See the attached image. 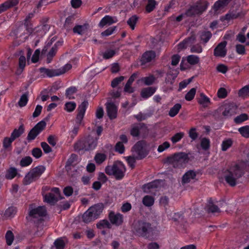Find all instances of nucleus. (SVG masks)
<instances>
[{
	"label": "nucleus",
	"mask_w": 249,
	"mask_h": 249,
	"mask_svg": "<svg viewBox=\"0 0 249 249\" xmlns=\"http://www.w3.org/2000/svg\"><path fill=\"white\" fill-rule=\"evenodd\" d=\"M248 166L247 162L245 161L232 164L223 173V177L226 183L230 186H235L239 179L245 174Z\"/></svg>",
	"instance_id": "nucleus-1"
},
{
	"label": "nucleus",
	"mask_w": 249,
	"mask_h": 249,
	"mask_svg": "<svg viewBox=\"0 0 249 249\" xmlns=\"http://www.w3.org/2000/svg\"><path fill=\"white\" fill-rule=\"evenodd\" d=\"M48 28V25L44 24L37 27L35 30V34L41 32L40 35H43L46 33ZM32 24H21L17 27L13 32V34L17 38H20L21 41H24L34 31Z\"/></svg>",
	"instance_id": "nucleus-2"
},
{
	"label": "nucleus",
	"mask_w": 249,
	"mask_h": 249,
	"mask_svg": "<svg viewBox=\"0 0 249 249\" xmlns=\"http://www.w3.org/2000/svg\"><path fill=\"white\" fill-rule=\"evenodd\" d=\"M132 231L139 237L148 238L153 234L154 229L150 223L146 220H139L132 224Z\"/></svg>",
	"instance_id": "nucleus-3"
},
{
	"label": "nucleus",
	"mask_w": 249,
	"mask_h": 249,
	"mask_svg": "<svg viewBox=\"0 0 249 249\" xmlns=\"http://www.w3.org/2000/svg\"><path fill=\"white\" fill-rule=\"evenodd\" d=\"M124 164L120 161L115 162L112 165L107 166L105 168V172L109 176H113L117 180L122 179L125 172Z\"/></svg>",
	"instance_id": "nucleus-4"
},
{
	"label": "nucleus",
	"mask_w": 249,
	"mask_h": 249,
	"mask_svg": "<svg viewBox=\"0 0 249 249\" xmlns=\"http://www.w3.org/2000/svg\"><path fill=\"white\" fill-rule=\"evenodd\" d=\"M209 3L204 0H199L191 5L185 12L186 17H195L201 15L207 8Z\"/></svg>",
	"instance_id": "nucleus-5"
},
{
	"label": "nucleus",
	"mask_w": 249,
	"mask_h": 249,
	"mask_svg": "<svg viewBox=\"0 0 249 249\" xmlns=\"http://www.w3.org/2000/svg\"><path fill=\"white\" fill-rule=\"evenodd\" d=\"M47 215V210L45 206H38L33 208L29 207V217L34 223H39L44 220V217Z\"/></svg>",
	"instance_id": "nucleus-6"
},
{
	"label": "nucleus",
	"mask_w": 249,
	"mask_h": 249,
	"mask_svg": "<svg viewBox=\"0 0 249 249\" xmlns=\"http://www.w3.org/2000/svg\"><path fill=\"white\" fill-rule=\"evenodd\" d=\"M189 158L187 154L183 152L175 153L172 157L167 158V162L174 168L182 166L188 162Z\"/></svg>",
	"instance_id": "nucleus-7"
},
{
	"label": "nucleus",
	"mask_w": 249,
	"mask_h": 249,
	"mask_svg": "<svg viewBox=\"0 0 249 249\" xmlns=\"http://www.w3.org/2000/svg\"><path fill=\"white\" fill-rule=\"evenodd\" d=\"M45 167L40 165L31 169L24 177L23 183L25 185L30 184L33 181L37 179L41 174L45 171Z\"/></svg>",
	"instance_id": "nucleus-8"
},
{
	"label": "nucleus",
	"mask_w": 249,
	"mask_h": 249,
	"mask_svg": "<svg viewBox=\"0 0 249 249\" xmlns=\"http://www.w3.org/2000/svg\"><path fill=\"white\" fill-rule=\"evenodd\" d=\"M71 67V64H67L64 67L56 70L49 69L45 68H41L39 70L41 73L45 74L48 77H51L64 74L70 70Z\"/></svg>",
	"instance_id": "nucleus-9"
},
{
	"label": "nucleus",
	"mask_w": 249,
	"mask_h": 249,
	"mask_svg": "<svg viewBox=\"0 0 249 249\" xmlns=\"http://www.w3.org/2000/svg\"><path fill=\"white\" fill-rule=\"evenodd\" d=\"M237 107L233 104H226L220 106L215 110V113L222 114L225 118H228L236 113Z\"/></svg>",
	"instance_id": "nucleus-10"
},
{
	"label": "nucleus",
	"mask_w": 249,
	"mask_h": 249,
	"mask_svg": "<svg viewBox=\"0 0 249 249\" xmlns=\"http://www.w3.org/2000/svg\"><path fill=\"white\" fill-rule=\"evenodd\" d=\"M60 192L58 188H53L51 192L44 196V201L51 205H54L58 200L62 199Z\"/></svg>",
	"instance_id": "nucleus-11"
},
{
	"label": "nucleus",
	"mask_w": 249,
	"mask_h": 249,
	"mask_svg": "<svg viewBox=\"0 0 249 249\" xmlns=\"http://www.w3.org/2000/svg\"><path fill=\"white\" fill-rule=\"evenodd\" d=\"M46 122L42 120L38 123L29 132L27 139L28 141L34 140L45 128Z\"/></svg>",
	"instance_id": "nucleus-12"
},
{
	"label": "nucleus",
	"mask_w": 249,
	"mask_h": 249,
	"mask_svg": "<svg viewBox=\"0 0 249 249\" xmlns=\"http://www.w3.org/2000/svg\"><path fill=\"white\" fill-rule=\"evenodd\" d=\"M145 142L143 141L138 142L133 147V151L135 152L136 159L137 160H142L145 158L147 155V153L144 149L145 146Z\"/></svg>",
	"instance_id": "nucleus-13"
},
{
	"label": "nucleus",
	"mask_w": 249,
	"mask_h": 249,
	"mask_svg": "<svg viewBox=\"0 0 249 249\" xmlns=\"http://www.w3.org/2000/svg\"><path fill=\"white\" fill-rule=\"evenodd\" d=\"M88 104L87 101H84L78 106V113L76 117V123L78 125H80L82 123Z\"/></svg>",
	"instance_id": "nucleus-14"
},
{
	"label": "nucleus",
	"mask_w": 249,
	"mask_h": 249,
	"mask_svg": "<svg viewBox=\"0 0 249 249\" xmlns=\"http://www.w3.org/2000/svg\"><path fill=\"white\" fill-rule=\"evenodd\" d=\"M108 219L111 224L115 225L116 226H119L122 225L124 222V216L120 213H115L111 211L109 213Z\"/></svg>",
	"instance_id": "nucleus-15"
},
{
	"label": "nucleus",
	"mask_w": 249,
	"mask_h": 249,
	"mask_svg": "<svg viewBox=\"0 0 249 249\" xmlns=\"http://www.w3.org/2000/svg\"><path fill=\"white\" fill-rule=\"evenodd\" d=\"M165 212L168 218L175 222H181L183 221V216L180 213H175L171 209H165Z\"/></svg>",
	"instance_id": "nucleus-16"
},
{
	"label": "nucleus",
	"mask_w": 249,
	"mask_h": 249,
	"mask_svg": "<svg viewBox=\"0 0 249 249\" xmlns=\"http://www.w3.org/2000/svg\"><path fill=\"white\" fill-rule=\"evenodd\" d=\"M227 42L224 41L219 43L214 49L213 54L216 57H224L227 54L226 48Z\"/></svg>",
	"instance_id": "nucleus-17"
},
{
	"label": "nucleus",
	"mask_w": 249,
	"mask_h": 249,
	"mask_svg": "<svg viewBox=\"0 0 249 249\" xmlns=\"http://www.w3.org/2000/svg\"><path fill=\"white\" fill-rule=\"evenodd\" d=\"M84 141L85 150H89L94 149L97 145L98 139L89 136Z\"/></svg>",
	"instance_id": "nucleus-18"
},
{
	"label": "nucleus",
	"mask_w": 249,
	"mask_h": 249,
	"mask_svg": "<svg viewBox=\"0 0 249 249\" xmlns=\"http://www.w3.org/2000/svg\"><path fill=\"white\" fill-rule=\"evenodd\" d=\"M107 112L110 119H115L117 115V107L113 103L109 102L106 104Z\"/></svg>",
	"instance_id": "nucleus-19"
},
{
	"label": "nucleus",
	"mask_w": 249,
	"mask_h": 249,
	"mask_svg": "<svg viewBox=\"0 0 249 249\" xmlns=\"http://www.w3.org/2000/svg\"><path fill=\"white\" fill-rule=\"evenodd\" d=\"M104 208V206L103 203H98L90 207L88 210L97 219L102 213Z\"/></svg>",
	"instance_id": "nucleus-20"
},
{
	"label": "nucleus",
	"mask_w": 249,
	"mask_h": 249,
	"mask_svg": "<svg viewBox=\"0 0 249 249\" xmlns=\"http://www.w3.org/2000/svg\"><path fill=\"white\" fill-rule=\"evenodd\" d=\"M155 57L156 53L154 51H149L145 52L141 57V65H143L151 62Z\"/></svg>",
	"instance_id": "nucleus-21"
},
{
	"label": "nucleus",
	"mask_w": 249,
	"mask_h": 249,
	"mask_svg": "<svg viewBox=\"0 0 249 249\" xmlns=\"http://www.w3.org/2000/svg\"><path fill=\"white\" fill-rule=\"evenodd\" d=\"M19 53L20 54V56L18 60V68L16 72L18 75H20L22 72L26 65V58L23 55V52L20 50L19 51Z\"/></svg>",
	"instance_id": "nucleus-22"
},
{
	"label": "nucleus",
	"mask_w": 249,
	"mask_h": 249,
	"mask_svg": "<svg viewBox=\"0 0 249 249\" xmlns=\"http://www.w3.org/2000/svg\"><path fill=\"white\" fill-rule=\"evenodd\" d=\"M196 39V36L194 35H192L178 44V49H183L186 48L188 46H191L192 43L195 42Z\"/></svg>",
	"instance_id": "nucleus-23"
},
{
	"label": "nucleus",
	"mask_w": 249,
	"mask_h": 249,
	"mask_svg": "<svg viewBox=\"0 0 249 249\" xmlns=\"http://www.w3.org/2000/svg\"><path fill=\"white\" fill-rule=\"evenodd\" d=\"M245 13L242 11H235L234 10H231L229 13L227 14L225 16V19L229 20L231 19L237 18L239 17H243Z\"/></svg>",
	"instance_id": "nucleus-24"
},
{
	"label": "nucleus",
	"mask_w": 249,
	"mask_h": 249,
	"mask_svg": "<svg viewBox=\"0 0 249 249\" xmlns=\"http://www.w3.org/2000/svg\"><path fill=\"white\" fill-rule=\"evenodd\" d=\"M117 21L116 18H113L109 16H106L104 17L99 23V26L103 27L106 25H110Z\"/></svg>",
	"instance_id": "nucleus-25"
},
{
	"label": "nucleus",
	"mask_w": 249,
	"mask_h": 249,
	"mask_svg": "<svg viewBox=\"0 0 249 249\" xmlns=\"http://www.w3.org/2000/svg\"><path fill=\"white\" fill-rule=\"evenodd\" d=\"M156 87H148L142 89L141 95L143 98H147L151 96L156 90Z\"/></svg>",
	"instance_id": "nucleus-26"
},
{
	"label": "nucleus",
	"mask_w": 249,
	"mask_h": 249,
	"mask_svg": "<svg viewBox=\"0 0 249 249\" xmlns=\"http://www.w3.org/2000/svg\"><path fill=\"white\" fill-rule=\"evenodd\" d=\"M196 177V172L193 170L187 172L182 177L181 183L183 185L190 182L191 179H194Z\"/></svg>",
	"instance_id": "nucleus-27"
},
{
	"label": "nucleus",
	"mask_w": 249,
	"mask_h": 249,
	"mask_svg": "<svg viewBox=\"0 0 249 249\" xmlns=\"http://www.w3.org/2000/svg\"><path fill=\"white\" fill-rule=\"evenodd\" d=\"M160 185V182L159 180H154L152 182L144 184L142 189L145 193H148L151 189L158 188Z\"/></svg>",
	"instance_id": "nucleus-28"
},
{
	"label": "nucleus",
	"mask_w": 249,
	"mask_h": 249,
	"mask_svg": "<svg viewBox=\"0 0 249 249\" xmlns=\"http://www.w3.org/2000/svg\"><path fill=\"white\" fill-rule=\"evenodd\" d=\"M18 3V0H9L0 5V14L7 9L15 6Z\"/></svg>",
	"instance_id": "nucleus-29"
},
{
	"label": "nucleus",
	"mask_w": 249,
	"mask_h": 249,
	"mask_svg": "<svg viewBox=\"0 0 249 249\" xmlns=\"http://www.w3.org/2000/svg\"><path fill=\"white\" fill-rule=\"evenodd\" d=\"M206 211L208 213H220V211L219 208L217 207V206L215 205L212 200L210 199L207 205L205 208Z\"/></svg>",
	"instance_id": "nucleus-30"
},
{
	"label": "nucleus",
	"mask_w": 249,
	"mask_h": 249,
	"mask_svg": "<svg viewBox=\"0 0 249 249\" xmlns=\"http://www.w3.org/2000/svg\"><path fill=\"white\" fill-rule=\"evenodd\" d=\"M143 127H145V125L142 123L134 124L132 126V128L130 130V134L133 137L139 136L140 135V130Z\"/></svg>",
	"instance_id": "nucleus-31"
},
{
	"label": "nucleus",
	"mask_w": 249,
	"mask_h": 249,
	"mask_svg": "<svg viewBox=\"0 0 249 249\" xmlns=\"http://www.w3.org/2000/svg\"><path fill=\"white\" fill-rule=\"evenodd\" d=\"M24 128L23 124L20 125L18 129H15L11 135V137L12 140H15L16 139L18 138L20 135L23 133Z\"/></svg>",
	"instance_id": "nucleus-32"
},
{
	"label": "nucleus",
	"mask_w": 249,
	"mask_h": 249,
	"mask_svg": "<svg viewBox=\"0 0 249 249\" xmlns=\"http://www.w3.org/2000/svg\"><path fill=\"white\" fill-rule=\"evenodd\" d=\"M97 228L100 230L105 228L110 229L112 228L111 223L107 219L100 220L96 224Z\"/></svg>",
	"instance_id": "nucleus-33"
},
{
	"label": "nucleus",
	"mask_w": 249,
	"mask_h": 249,
	"mask_svg": "<svg viewBox=\"0 0 249 249\" xmlns=\"http://www.w3.org/2000/svg\"><path fill=\"white\" fill-rule=\"evenodd\" d=\"M88 24H84L82 25H76L73 28V32L74 33H77L79 35H82L88 29Z\"/></svg>",
	"instance_id": "nucleus-34"
},
{
	"label": "nucleus",
	"mask_w": 249,
	"mask_h": 249,
	"mask_svg": "<svg viewBox=\"0 0 249 249\" xmlns=\"http://www.w3.org/2000/svg\"><path fill=\"white\" fill-rule=\"evenodd\" d=\"M198 103L202 106V107H205L210 103V100L204 93H201L200 94V98L198 99Z\"/></svg>",
	"instance_id": "nucleus-35"
},
{
	"label": "nucleus",
	"mask_w": 249,
	"mask_h": 249,
	"mask_svg": "<svg viewBox=\"0 0 249 249\" xmlns=\"http://www.w3.org/2000/svg\"><path fill=\"white\" fill-rule=\"evenodd\" d=\"M82 219L84 222L88 223L96 219L95 217L88 210L82 215Z\"/></svg>",
	"instance_id": "nucleus-36"
},
{
	"label": "nucleus",
	"mask_w": 249,
	"mask_h": 249,
	"mask_svg": "<svg viewBox=\"0 0 249 249\" xmlns=\"http://www.w3.org/2000/svg\"><path fill=\"white\" fill-rule=\"evenodd\" d=\"M230 0H218L213 5V9L217 11L221 8H223L229 2Z\"/></svg>",
	"instance_id": "nucleus-37"
},
{
	"label": "nucleus",
	"mask_w": 249,
	"mask_h": 249,
	"mask_svg": "<svg viewBox=\"0 0 249 249\" xmlns=\"http://www.w3.org/2000/svg\"><path fill=\"white\" fill-rule=\"evenodd\" d=\"M181 107V104L178 103L175 104L169 110V115L173 117L175 116L179 112Z\"/></svg>",
	"instance_id": "nucleus-38"
},
{
	"label": "nucleus",
	"mask_w": 249,
	"mask_h": 249,
	"mask_svg": "<svg viewBox=\"0 0 249 249\" xmlns=\"http://www.w3.org/2000/svg\"><path fill=\"white\" fill-rule=\"evenodd\" d=\"M157 2L155 0H147V3L145 6V10L147 13L153 11L156 7Z\"/></svg>",
	"instance_id": "nucleus-39"
},
{
	"label": "nucleus",
	"mask_w": 249,
	"mask_h": 249,
	"mask_svg": "<svg viewBox=\"0 0 249 249\" xmlns=\"http://www.w3.org/2000/svg\"><path fill=\"white\" fill-rule=\"evenodd\" d=\"M17 174V169L14 167H11L7 170L5 174V178L8 179L13 178Z\"/></svg>",
	"instance_id": "nucleus-40"
},
{
	"label": "nucleus",
	"mask_w": 249,
	"mask_h": 249,
	"mask_svg": "<svg viewBox=\"0 0 249 249\" xmlns=\"http://www.w3.org/2000/svg\"><path fill=\"white\" fill-rule=\"evenodd\" d=\"M154 199L150 196H145L142 199V203L147 207H150L154 204Z\"/></svg>",
	"instance_id": "nucleus-41"
},
{
	"label": "nucleus",
	"mask_w": 249,
	"mask_h": 249,
	"mask_svg": "<svg viewBox=\"0 0 249 249\" xmlns=\"http://www.w3.org/2000/svg\"><path fill=\"white\" fill-rule=\"evenodd\" d=\"M28 92H26L21 96L18 102V105L20 107H23L26 105L28 101Z\"/></svg>",
	"instance_id": "nucleus-42"
},
{
	"label": "nucleus",
	"mask_w": 249,
	"mask_h": 249,
	"mask_svg": "<svg viewBox=\"0 0 249 249\" xmlns=\"http://www.w3.org/2000/svg\"><path fill=\"white\" fill-rule=\"evenodd\" d=\"M138 17L136 15H133L130 17L127 21V24L130 26L132 30L135 29V25L138 20Z\"/></svg>",
	"instance_id": "nucleus-43"
},
{
	"label": "nucleus",
	"mask_w": 249,
	"mask_h": 249,
	"mask_svg": "<svg viewBox=\"0 0 249 249\" xmlns=\"http://www.w3.org/2000/svg\"><path fill=\"white\" fill-rule=\"evenodd\" d=\"M238 95L240 97L245 98L249 96V85H247L238 91Z\"/></svg>",
	"instance_id": "nucleus-44"
},
{
	"label": "nucleus",
	"mask_w": 249,
	"mask_h": 249,
	"mask_svg": "<svg viewBox=\"0 0 249 249\" xmlns=\"http://www.w3.org/2000/svg\"><path fill=\"white\" fill-rule=\"evenodd\" d=\"M241 135L246 138H249V125H246L238 129Z\"/></svg>",
	"instance_id": "nucleus-45"
},
{
	"label": "nucleus",
	"mask_w": 249,
	"mask_h": 249,
	"mask_svg": "<svg viewBox=\"0 0 249 249\" xmlns=\"http://www.w3.org/2000/svg\"><path fill=\"white\" fill-rule=\"evenodd\" d=\"M212 34L210 31H204L200 36V39L204 43H207L212 37Z\"/></svg>",
	"instance_id": "nucleus-46"
},
{
	"label": "nucleus",
	"mask_w": 249,
	"mask_h": 249,
	"mask_svg": "<svg viewBox=\"0 0 249 249\" xmlns=\"http://www.w3.org/2000/svg\"><path fill=\"white\" fill-rule=\"evenodd\" d=\"M107 156L105 154L97 153L94 157V160L98 164H101L106 159Z\"/></svg>",
	"instance_id": "nucleus-47"
},
{
	"label": "nucleus",
	"mask_w": 249,
	"mask_h": 249,
	"mask_svg": "<svg viewBox=\"0 0 249 249\" xmlns=\"http://www.w3.org/2000/svg\"><path fill=\"white\" fill-rule=\"evenodd\" d=\"M233 142L231 139L224 141L221 145V149L223 151H226L231 146Z\"/></svg>",
	"instance_id": "nucleus-48"
},
{
	"label": "nucleus",
	"mask_w": 249,
	"mask_h": 249,
	"mask_svg": "<svg viewBox=\"0 0 249 249\" xmlns=\"http://www.w3.org/2000/svg\"><path fill=\"white\" fill-rule=\"evenodd\" d=\"M33 161L31 157L26 156L22 158L20 161V165L22 167H25L29 165Z\"/></svg>",
	"instance_id": "nucleus-49"
},
{
	"label": "nucleus",
	"mask_w": 249,
	"mask_h": 249,
	"mask_svg": "<svg viewBox=\"0 0 249 249\" xmlns=\"http://www.w3.org/2000/svg\"><path fill=\"white\" fill-rule=\"evenodd\" d=\"M196 90V89L195 88L191 89L185 95V99L189 101L192 100L195 97Z\"/></svg>",
	"instance_id": "nucleus-50"
},
{
	"label": "nucleus",
	"mask_w": 249,
	"mask_h": 249,
	"mask_svg": "<svg viewBox=\"0 0 249 249\" xmlns=\"http://www.w3.org/2000/svg\"><path fill=\"white\" fill-rule=\"evenodd\" d=\"M14 236L13 232L11 231H8L5 235V239L7 245H11L14 240Z\"/></svg>",
	"instance_id": "nucleus-51"
},
{
	"label": "nucleus",
	"mask_w": 249,
	"mask_h": 249,
	"mask_svg": "<svg viewBox=\"0 0 249 249\" xmlns=\"http://www.w3.org/2000/svg\"><path fill=\"white\" fill-rule=\"evenodd\" d=\"M76 106V105L74 102H68L66 103L65 105L64 109L67 111L71 112L73 111L75 109Z\"/></svg>",
	"instance_id": "nucleus-52"
},
{
	"label": "nucleus",
	"mask_w": 249,
	"mask_h": 249,
	"mask_svg": "<svg viewBox=\"0 0 249 249\" xmlns=\"http://www.w3.org/2000/svg\"><path fill=\"white\" fill-rule=\"evenodd\" d=\"M74 20V17L73 16H71L67 18L64 24V27L67 30H70Z\"/></svg>",
	"instance_id": "nucleus-53"
},
{
	"label": "nucleus",
	"mask_w": 249,
	"mask_h": 249,
	"mask_svg": "<svg viewBox=\"0 0 249 249\" xmlns=\"http://www.w3.org/2000/svg\"><path fill=\"white\" fill-rule=\"evenodd\" d=\"M187 61L191 65H196L199 61V58L195 55H190L187 57Z\"/></svg>",
	"instance_id": "nucleus-54"
},
{
	"label": "nucleus",
	"mask_w": 249,
	"mask_h": 249,
	"mask_svg": "<svg viewBox=\"0 0 249 249\" xmlns=\"http://www.w3.org/2000/svg\"><path fill=\"white\" fill-rule=\"evenodd\" d=\"M184 136L183 132H178L175 134L171 138V141L173 143H176L179 142Z\"/></svg>",
	"instance_id": "nucleus-55"
},
{
	"label": "nucleus",
	"mask_w": 249,
	"mask_h": 249,
	"mask_svg": "<svg viewBox=\"0 0 249 249\" xmlns=\"http://www.w3.org/2000/svg\"><path fill=\"white\" fill-rule=\"evenodd\" d=\"M142 80L144 82L145 85L149 86L152 85L155 80V78L153 75L142 78Z\"/></svg>",
	"instance_id": "nucleus-56"
},
{
	"label": "nucleus",
	"mask_w": 249,
	"mask_h": 249,
	"mask_svg": "<svg viewBox=\"0 0 249 249\" xmlns=\"http://www.w3.org/2000/svg\"><path fill=\"white\" fill-rule=\"evenodd\" d=\"M248 119V116L247 114L243 113L234 118V122L237 124L241 123Z\"/></svg>",
	"instance_id": "nucleus-57"
},
{
	"label": "nucleus",
	"mask_w": 249,
	"mask_h": 249,
	"mask_svg": "<svg viewBox=\"0 0 249 249\" xmlns=\"http://www.w3.org/2000/svg\"><path fill=\"white\" fill-rule=\"evenodd\" d=\"M17 213V210L15 208L9 207L5 212L4 215L6 217H11L14 216Z\"/></svg>",
	"instance_id": "nucleus-58"
},
{
	"label": "nucleus",
	"mask_w": 249,
	"mask_h": 249,
	"mask_svg": "<svg viewBox=\"0 0 249 249\" xmlns=\"http://www.w3.org/2000/svg\"><path fill=\"white\" fill-rule=\"evenodd\" d=\"M133 82L130 80L128 79L127 83H126L124 88V91L128 93H132L134 92V89L131 87V85Z\"/></svg>",
	"instance_id": "nucleus-59"
},
{
	"label": "nucleus",
	"mask_w": 249,
	"mask_h": 249,
	"mask_svg": "<svg viewBox=\"0 0 249 249\" xmlns=\"http://www.w3.org/2000/svg\"><path fill=\"white\" fill-rule=\"evenodd\" d=\"M196 128L192 127L189 131V136L192 141L196 140L198 137V133L196 131Z\"/></svg>",
	"instance_id": "nucleus-60"
},
{
	"label": "nucleus",
	"mask_w": 249,
	"mask_h": 249,
	"mask_svg": "<svg viewBox=\"0 0 249 249\" xmlns=\"http://www.w3.org/2000/svg\"><path fill=\"white\" fill-rule=\"evenodd\" d=\"M57 51V46L54 45L49 51L47 55L48 63H50L52 59V58L55 55V53Z\"/></svg>",
	"instance_id": "nucleus-61"
},
{
	"label": "nucleus",
	"mask_w": 249,
	"mask_h": 249,
	"mask_svg": "<svg viewBox=\"0 0 249 249\" xmlns=\"http://www.w3.org/2000/svg\"><path fill=\"white\" fill-rule=\"evenodd\" d=\"M124 79V76H121L118 77H116L112 80L111 81V86L112 88L117 87L119 84H120Z\"/></svg>",
	"instance_id": "nucleus-62"
},
{
	"label": "nucleus",
	"mask_w": 249,
	"mask_h": 249,
	"mask_svg": "<svg viewBox=\"0 0 249 249\" xmlns=\"http://www.w3.org/2000/svg\"><path fill=\"white\" fill-rule=\"evenodd\" d=\"M210 140L206 138H203L201 141V146L202 148L205 150L208 149L210 147Z\"/></svg>",
	"instance_id": "nucleus-63"
},
{
	"label": "nucleus",
	"mask_w": 249,
	"mask_h": 249,
	"mask_svg": "<svg viewBox=\"0 0 249 249\" xmlns=\"http://www.w3.org/2000/svg\"><path fill=\"white\" fill-rule=\"evenodd\" d=\"M54 245L56 249H64L65 247V243L61 239H56L54 242Z\"/></svg>",
	"instance_id": "nucleus-64"
}]
</instances>
